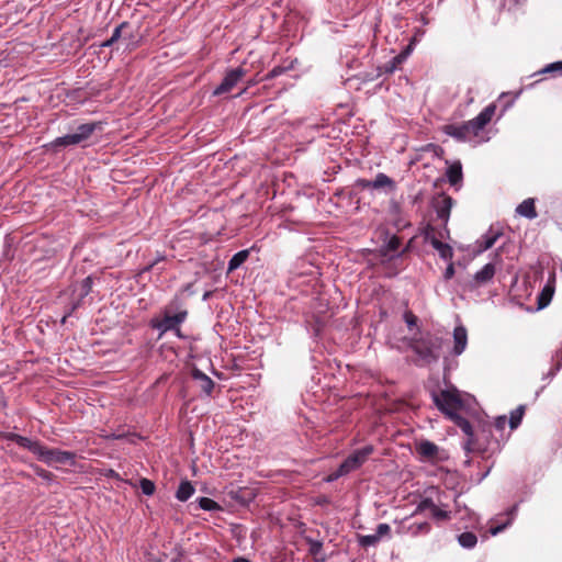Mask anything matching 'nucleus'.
<instances>
[{
  "mask_svg": "<svg viewBox=\"0 0 562 562\" xmlns=\"http://www.w3.org/2000/svg\"><path fill=\"white\" fill-rule=\"evenodd\" d=\"M443 339L430 333L415 340L412 348L425 364L437 362L440 358Z\"/></svg>",
  "mask_w": 562,
  "mask_h": 562,
  "instance_id": "nucleus-1",
  "label": "nucleus"
},
{
  "mask_svg": "<svg viewBox=\"0 0 562 562\" xmlns=\"http://www.w3.org/2000/svg\"><path fill=\"white\" fill-rule=\"evenodd\" d=\"M432 401L437 408L442 412L449 419L459 414L463 402L456 389L442 390L439 393H432Z\"/></svg>",
  "mask_w": 562,
  "mask_h": 562,
  "instance_id": "nucleus-2",
  "label": "nucleus"
},
{
  "mask_svg": "<svg viewBox=\"0 0 562 562\" xmlns=\"http://www.w3.org/2000/svg\"><path fill=\"white\" fill-rule=\"evenodd\" d=\"M187 316V310H179L173 315L170 314L169 310H166L161 318L151 321V327L158 329L160 335L175 330L177 336L181 337L180 325L186 321Z\"/></svg>",
  "mask_w": 562,
  "mask_h": 562,
  "instance_id": "nucleus-3",
  "label": "nucleus"
},
{
  "mask_svg": "<svg viewBox=\"0 0 562 562\" xmlns=\"http://www.w3.org/2000/svg\"><path fill=\"white\" fill-rule=\"evenodd\" d=\"M37 459L45 462L47 465L54 464H74L76 454L71 451H64L60 449L48 448L44 445L41 446L37 453Z\"/></svg>",
  "mask_w": 562,
  "mask_h": 562,
  "instance_id": "nucleus-4",
  "label": "nucleus"
},
{
  "mask_svg": "<svg viewBox=\"0 0 562 562\" xmlns=\"http://www.w3.org/2000/svg\"><path fill=\"white\" fill-rule=\"evenodd\" d=\"M372 451V446H366L356 450L340 464V474H348L360 468L368 460Z\"/></svg>",
  "mask_w": 562,
  "mask_h": 562,
  "instance_id": "nucleus-5",
  "label": "nucleus"
},
{
  "mask_svg": "<svg viewBox=\"0 0 562 562\" xmlns=\"http://www.w3.org/2000/svg\"><path fill=\"white\" fill-rule=\"evenodd\" d=\"M496 111L495 104H488L474 119L468 121L472 136H477L480 132L491 122Z\"/></svg>",
  "mask_w": 562,
  "mask_h": 562,
  "instance_id": "nucleus-6",
  "label": "nucleus"
},
{
  "mask_svg": "<svg viewBox=\"0 0 562 562\" xmlns=\"http://www.w3.org/2000/svg\"><path fill=\"white\" fill-rule=\"evenodd\" d=\"M246 70L243 67H237L234 69H231L226 72L223 81L218 87L215 88L214 94L220 95L226 92H229L237 82L245 76Z\"/></svg>",
  "mask_w": 562,
  "mask_h": 562,
  "instance_id": "nucleus-7",
  "label": "nucleus"
},
{
  "mask_svg": "<svg viewBox=\"0 0 562 562\" xmlns=\"http://www.w3.org/2000/svg\"><path fill=\"white\" fill-rule=\"evenodd\" d=\"M453 205L451 196L442 194L435 201V210L437 216L443 222V229H447V223L449 221L450 212Z\"/></svg>",
  "mask_w": 562,
  "mask_h": 562,
  "instance_id": "nucleus-8",
  "label": "nucleus"
},
{
  "mask_svg": "<svg viewBox=\"0 0 562 562\" xmlns=\"http://www.w3.org/2000/svg\"><path fill=\"white\" fill-rule=\"evenodd\" d=\"M442 132L457 139L458 142L468 140L472 134L470 132L469 125L467 122L462 124H447L442 126Z\"/></svg>",
  "mask_w": 562,
  "mask_h": 562,
  "instance_id": "nucleus-9",
  "label": "nucleus"
},
{
  "mask_svg": "<svg viewBox=\"0 0 562 562\" xmlns=\"http://www.w3.org/2000/svg\"><path fill=\"white\" fill-rule=\"evenodd\" d=\"M496 272L495 265L492 262L486 263L481 270H479L471 281V288H480L492 281Z\"/></svg>",
  "mask_w": 562,
  "mask_h": 562,
  "instance_id": "nucleus-10",
  "label": "nucleus"
},
{
  "mask_svg": "<svg viewBox=\"0 0 562 562\" xmlns=\"http://www.w3.org/2000/svg\"><path fill=\"white\" fill-rule=\"evenodd\" d=\"M453 353L460 356L467 348L468 345V331L464 326L459 325L453 329Z\"/></svg>",
  "mask_w": 562,
  "mask_h": 562,
  "instance_id": "nucleus-11",
  "label": "nucleus"
},
{
  "mask_svg": "<svg viewBox=\"0 0 562 562\" xmlns=\"http://www.w3.org/2000/svg\"><path fill=\"white\" fill-rule=\"evenodd\" d=\"M7 438L16 442L20 447H23V448L30 450L35 456H37L40 448L42 446V443L40 441H34L27 437H23L21 435L13 434V432L9 434L7 436Z\"/></svg>",
  "mask_w": 562,
  "mask_h": 562,
  "instance_id": "nucleus-12",
  "label": "nucleus"
},
{
  "mask_svg": "<svg viewBox=\"0 0 562 562\" xmlns=\"http://www.w3.org/2000/svg\"><path fill=\"white\" fill-rule=\"evenodd\" d=\"M502 236L499 231H495L491 228L486 234H484L481 239L476 241L479 252H483L490 248H492L497 239Z\"/></svg>",
  "mask_w": 562,
  "mask_h": 562,
  "instance_id": "nucleus-13",
  "label": "nucleus"
},
{
  "mask_svg": "<svg viewBox=\"0 0 562 562\" xmlns=\"http://www.w3.org/2000/svg\"><path fill=\"white\" fill-rule=\"evenodd\" d=\"M192 378L199 383L200 389L206 394L211 395L214 389L213 380L199 369H193Z\"/></svg>",
  "mask_w": 562,
  "mask_h": 562,
  "instance_id": "nucleus-14",
  "label": "nucleus"
},
{
  "mask_svg": "<svg viewBox=\"0 0 562 562\" xmlns=\"http://www.w3.org/2000/svg\"><path fill=\"white\" fill-rule=\"evenodd\" d=\"M406 519L402 522L401 532L409 533L412 536L425 535L430 531V525L427 521L405 524Z\"/></svg>",
  "mask_w": 562,
  "mask_h": 562,
  "instance_id": "nucleus-15",
  "label": "nucleus"
},
{
  "mask_svg": "<svg viewBox=\"0 0 562 562\" xmlns=\"http://www.w3.org/2000/svg\"><path fill=\"white\" fill-rule=\"evenodd\" d=\"M551 280L544 285L541 293L538 296V308H544L549 305L554 293V274L551 276Z\"/></svg>",
  "mask_w": 562,
  "mask_h": 562,
  "instance_id": "nucleus-16",
  "label": "nucleus"
},
{
  "mask_svg": "<svg viewBox=\"0 0 562 562\" xmlns=\"http://www.w3.org/2000/svg\"><path fill=\"white\" fill-rule=\"evenodd\" d=\"M417 452L427 459H432L438 454V447L429 440H422L416 445Z\"/></svg>",
  "mask_w": 562,
  "mask_h": 562,
  "instance_id": "nucleus-17",
  "label": "nucleus"
},
{
  "mask_svg": "<svg viewBox=\"0 0 562 562\" xmlns=\"http://www.w3.org/2000/svg\"><path fill=\"white\" fill-rule=\"evenodd\" d=\"M516 212L529 220H533L537 217V212L535 207V200L533 199H526L524 200L516 209Z\"/></svg>",
  "mask_w": 562,
  "mask_h": 562,
  "instance_id": "nucleus-18",
  "label": "nucleus"
},
{
  "mask_svg": "<svg viewBox=\"0 0 562 562\" xmlns=\"http://www.w3.org/2000/svg\"><path fill=\"white\" fill-rule=\"evenodd\" d=\"M431 246L439 252L440 257L445 260H451L453 257V250L451 246L440 241L437 238H431Z\"/></svg>",
  "mask_w": 562,
  "mask_h": 562,
  "instance_id": "nucleus-19",
  "label": "nucleus"
},
{
  "mask_svg": "<svg viewBox=\"0 0 562 562\" xmlns=\"http://www.w3.org/2000/svg\"><path fill=\"white\" fill-rule=\"evenodd\" d=\"M194 492L195 490L191 482L182 481L176 492V497L180 502H186L194 494Z\"/></svg>",
  "mask_w": 562,
  "mask_h": 562,
  "instance_id": "nucleus-20",
  "label": "nucleus"
},
{
  "mask_svg": "<svg viewBox=\"0 0 562 562\" xmlns=\"http://www.w3.org/2000/svg\"><path fill=\"white\" fill-rule=\"evenodd\" d=\"M390 190L395 189L394 181L385 173L380 172L375 176L374 180H372V189H385Z\"/></svg>",
  "mask_w": 562,
  "mask_h": 562,
  "instance_id": "nucleus-21",
  "label": "nucleus"
},
{
  "mask_svg": "<svg viewBox=\"0 0 562 562\" xmlns=\"http://www.w3.org/2000/svg\"><path fill=\"white\" fill-rule=\"evenodd\" d=\"M97 128V123H86L81 124L77 127V131L74 133L76 138H78V142L81 143L86 139H88L92 133Z\"/></svg>",
  "mask_w": 562,
  "mask_h": 562,
  "instance_id": "nucleus-22",
  "label": "nucleus"
},
{
  "mask_svg": "<svg viewBox=\"0 0 562 562\" xmlns=\"http://www.w3.org/2000/svg\"><path fill=\"white\" fill-rule=\"evenodd\" d=\"M446 175H447V178H448V181L450 182V184L456 186L457 183H459L462 179L461 164L458 161V162L450 165L447 169Z\"/></svg>",
  "mask_w": 562,
  "mask_h": 562,
  "instance_id": "nucleus-23",
  "label": "nucleus"
},
{
  "mask_svg": "<svg viewBox=\"0 0 562 562\" xmlns=\"http://www.w3.org/2000/svg\"><path fill=\"white\" fill-rule=\"evenodd\" d=\"M249 250H240L236 252L228 261V272L238 269L248 258Z\"/></svg>",
  "mask_w": 562,
  "mask_h": 562,
  "instance_id": "nucleus-24",
  "label": "nucleus"
},
{
  "mask_svg": "<svg viewBox=\"0 0 562 562\" xmlns=\"http://www.w3.org/2000/svg\"><path fill=\"white\" fill-rule=\"evenodd\" d=\"M458 542L462 548L472 549L477 543V537L470 531L462 532L458 536Z\"/></svg>",
  "mask_w": 562,
  "mask_h": 562,
  "instance_id": "nucleus-25",
  "label": "nucleus"
},
{
  "mask_svg": "<svg viewBox=\"0 0 562 562\" xmlns=\"http://www.w3.org/2000/svg\"><path fill=\"white\" fill-rule=\"evenodd\" d=\"M467 436L470 438L473 436V430L470 422L462 417L461 415L457 414L453 417L450 418Z\"/></svg>",
  "mask_w": 562,
  "mask_h": 562,
  "instance_id": "nucleus-26",
  "label": "nucleus"
},
{
  "mask_svg": "<svg viewBox=\"0 0 562 562\" xmlns=\"http://www.w3.org/2000/svg\"><path fill=\"white\" fill-rule=\"evenodd\" d=\"M80 144L78 138H76L75 134H67L61 137H57L52 142V146L54 147H66L71 145Z\"/></svg>",
  "mask_w": 562,
  "mask_h": 562,
  "instance_id": "nucleus-27",
  "label": "nucleus"
},
{
  "mask_svg": "<svg viewBox=\"0 0 562 562\" xmlns=\"http://www.w3.org/2000/svg\"><path fill=\"white\" fill-rule=\"evenodd\" d=\"M525 408V405H519L516 409L510 412L509 426L512 429H516L520 425Z\"/></svg>",
  "mask_w": 562,
  "mask_h": 562,
  "instance_id": "nucleus-28",
  "label": "nucleus"
},
{
  "mask_svg": "<svg viewBox=\"0 0 562 562\" xmlns=\"http://www.w3.org/2000/svg\"><path fill=\"white\" fill-rule=\"evenodd\" d=\"M198 503L200 508L206 512H215L221 509V506L215 501L209 497H200L198 499Z\"/></svg>",
  "mask_w": 562,
  "mask_h": 562,
  "instance_id": "nucleus-29",
  "label": "nucleus"
},
{
  "mask_svg": "<svg viewBox=\"0 0 562 562\" xmlns=\"http://www.w3.org/2000/svg\"><path fill=\"white\" fill-rule=\"evenodd\" d=\"M382 539L376 536V533L371 535H363L359 537V544L362 547H374L376 546Z\"/></svg>",
  "mask_w": 562,
  "mask_h": 562,
  "instance_id": "nucleus-30",
  "label": "nucleus"
},
{
  "mask_svg": "<svg viewBox=\"0 0 562 562\" xmlns=\"http://www.w3.org/2000/svg\"><path fill=\"white\" fill-rule=\"evenodd\" d=\"M516 510H517V507H516V506H514V507L509 510V513H508V515L510 516V518H509L505 524H502V525H497V526H495V527H492V528L490 529L491 535H492V536H496V535H498L499 532H502L503 530H505V528H506L508 525H510V524H512V521H513V518H514V515H515Z\"/></svg>",
  "mask_w": 562,
  "mask_h": 562,
  "instance_id": "nucleus-31",
  "label": "nucleus"
},
{
  "mask_svg": "<svg viewBox=\"0 0 562 562\" xmlns=\"http://www.w3.org/2000/svg\"><path fill=\"white\" fill-rule=\"evenodd\" d=\"M139 487L143 492V494L150 496L155 493V484L153 481L148 479H142L139 481Z\"/></svg>",
  "mask_w": 562,
  "mask_h": 562,
  "instance_id": "nucleus-32",
  "label": "nucleus"
},
{
  "mask_svg": "<svg viewBox=\"0 0 562 562\" xmlns=\"http://www.w3.org/2000/svg\"><path fill=\"white\" fill-rule=\"evenodd\" d=\"M437 505L432 502L430 498H424L416 507L414 515L422 513L426 509H429L430 513L432 512V508H435Z\"/></svg>",
  "mask_w": 562,
  "mask_h": 562,
  "instance_id": "nucleus-33",
  "label": "nucleus"
},
{
  "mask_svg": "<svg viewBox=\"0 0 562 562\" xmlns=\"http://www.w3.org/2000/svg\"><path fill=\"white\" fill-rule=\"evenodd\" d=\"M92 278L91 277H87L82 280V282L80 283V297H85L87 296L91 290H92Z\"/></svg>",
  "mask_w": 562,
  "mask_h": 562,
  "instance_id": "nucleus-34",
  "label": "nucleus"
},
{
  "mask_svg": "<svg viewBox=\"0 0 562 562\" xmlns=\"http://www.w3.org/2000/svg\"><path fill=\"white\" fill-rule=\"evenodd\" d=\"M431 516L437 520H447L450 518V512L436 506L432 508Z\"/></svg>",
  "mask_w": 562,
  "mask_h": 562,
  "instance_id": "nucleus-35",
  "label": "nucleus"
},
{
  "mask_svg": "<svg viewBox=\"0 0 562 562\" xmlns=\"http://www.w3.org/2000/svg\"><path fill=\"white\" fill-rule=\"evenodd\" d=\"M375 533L378 537L383 539L384 537H390L391 533V527L387 524H379L375 530Z\"/></svg>",
  "mask_w": 562,
  "mask_h": 562,
  "instance_id": "nucleus-36",
  "label": "nucleus"
},
{
  "mask_svg": "<svg viewBox=\"0 0 562 562\" xmlns=\"http://www.w3.org/2000/svg\"><path fill=\"white\" fill-rule=\"evenodd\" d=\"M397 64H395L394 60H389L386 64H384L382 67L379 68L380 74H393L397 69Z\"/></svg>",
  "mask_w": 562,
  "mask_h": 562,
  "instance_id": "nucleus-37",
  "label": "nucleus"
},
{
  "mask_svg": "<svg viewBox=\"0 0 562 562\" xmlns=\"http://www.w3.org/2000/svg\"><path fill=\"white\" fill-rule=\"evenodd\" d=\"M285 71V68L284 67H281V66H276L273 67L266 76V79L269 80V79H273L280 75H282L283 72Z\"/></svg>",
  "mask_w": 562,
  "mask_h": 562,
  "instance_id": "nucleus-38",
  "label": "nucleus"
},
{
  "mask_svg": "<svg viewBox=\"0 0 562 562\" xmlns=\"http://www.w3.org/2000/svg\"><path fill=\"white\" fill-rule=\"evenodd\" d=\"M400 239L396 236H392L386 244L387 251H396L400 247Z\"/></svg>",
  "mask_w": 562,
  "mask_h": 562,
  "instance_id": "nucleus-39",
  "label": "nucleus"
},
{
  "mask_svg": "<svg viewBox=\"0 0 562 562\" xmlns=\"http://www.w3.org/2000/svg\"><path fill=\"white\" fill-rule=\"evenodd\" d=\"M128 26V23L127 22H122L119 26H116L111 35V38L112 41L114 42H117L119 38L121 37V32L124 27H127Z\"/></svg>",
  "mask_w": 562,
  "mask_h": 562,
  "instance_id": "nucleus-40",
  "label": "nucleus"
},
{
  "mask_svg": "<svg viewBox=\"0 0 562 562\" xmlns=\"http://www.w3.org/2000/svg\"><path fill=\"white\" fill-rule=\"evenodd\" d=\"M546 72L561 71L562 72V60L548 65L544 70Z\"/></svg>",
  "mask_w": 562,
  "mask_h": 562,
  "instance_id": "nucleus-41",
  "label": "nucleus"
},
{
  "mask_svg": "<svg viewBox=\"0 0 562 562\" xmlns=\"http://www.w3.org/2000/svg\"><path fill=\"white\" fill-rule=\"evenodd\" d=\"M36 474L42 477L43 480H46V481H52L53 480V473L49 472V471H46L44 469H37L36 470Z\"/></svg>",
  "mask_w": 562,
  "mask_h": 562,
  "instance_id": "nucleus-42",
  "label": "nucleus"
},
{
  "mask_svg": "<svg viewBox=\"0 0 562 562\" xmlns=\"http://www.w3.org/2000/svg\"><path fill=\"white\" fill-rule=\"evenodd\" d=\"M507 423V418L506 416H498L496 419H495V427L498 429V430H503L505 428V425Z\"/></svg>",
  "mask_w": 562,
  "mask_h": 562,
  "instance_id": "nucleus-43",
  "label": "nucleus"
},
{
  "mask_svg": "<svg viewBox=\"0 0 562 562\" xmlns=\"http://www.w3.org/2000/svg\"><path fill=\"white\" fill-rule=\"evenodd\" d=\"M357 186L361 189H372V180L359 179Z\"/></svg>",
  "mask_w": 562,
  "mask_h": 562,
  "instance_id": "nucleus-44",
  "label": "nucleus"
},
{
  "mask_svg": "<svg viewBox=\"0 0 562 562\" xmlns=\"http://www.w3.org/2000/svg\"><path fill=\"white\" fill-rule=\"evenodd\" d=\"M453 274H454V267H453V263L450 262L445 270L443 277L446 280H449L453 277Z\"/></svg>",
  "mask_w": 562,
  "mask_h": 562,
  "instance_id": "nucleus-45",
  "label": "nucleus"
},
{
  "mask_svg": "<svg viewBox=\"0 0 562 562\" xmlns=\"http://www.w3.org/2000/svg\"><path fill=\"white\" fill-rule=\"evenodd\" d=\"M344 475H345V474H340V467H339V468H338L334 473H331V474L328 476L327 481H328V482H331V481H335V480H337V479H339L340 476H344Z\"/></svg>",
  "mask_w": 562,
  "mask_h": 562,
  "instance_id": "nucleus-46",
  "label": "nucleus"
},
{
  "mask_svg": "<svg viewBox=\"0 0 562 562\" xmlns=\"http://www.w3.org/2000/svg\"><path fill=\"white\" fill-rule=\"evenodd\" d=\"M407 54H408V52L402 53V54L393 57L392 60H394L395 64H397V66H398L406 58Z\"/></svg>",
  "mask_w": 562,
  "mask_h": 562,
  "instance_id": "nucleus-47",
  "label": "nucleus"
},
{
  "mask_svg": "<svg viewBox=\"0 0 562 562\" xmlns=\"http://www.w3.org/2000/svg\"><path fill=\"white\" fill-rule=\"evenodd\" d=\"M114 43H115V42H114V41H112V38L110 37L109 40H106L105 42H103V43L101 44V46H102V47H110V46H112Z\"/></svg>",
  "mask_w": 562,
  "mask_h": 562,
  "instance_id": "nucleus-48",
  "label": "nucleus"
},
{
  "mask_svg": "<svg viewBox=\"0 0 562 562\" xmlns=\"http://www.w3.org/2000/svg\"><path fill=\"white\" fill-rule=\"evenodd\" d=\"M322 544L319 542H316L313 547H312V552L313 553H316L319 549H321Z\"/></svg>",
  "mask_w": 562,
  "mask_h": 562,
  "instance_id": "nucleus-49",
  "label": "nucleus"
},
{
  "mask_svg": "<svg viewBox=\"0 0 562 562\" xmlns=\"http://www.w3.org/2000/svg\"><path fill=\"white\" fill-rule=\"evenodd\" d=\"M406 322H407L408 326H412V325H414V324H415L416 318H415L414 316H411V317H407V318H406Z\"/></svg>",
  "mask_w": 562,
  "mask_h": 562,
  "instance_id": "nucleus-50",
  "label": "nucleus"
},
{
  "mask_svg": "<svg viewBox=\"0 0 562 562\" xmlns=\"http://www.w3.org/2000/svg\"><path fill=\"white\" fill-rule=\"evenodd\" d=\"M233 562H250L248 559L239 557L233 560Z\"/></svg>",
  "mask_w": 562,
  "mask_h": 562,
  "instance_id": "nucleus-51",
  "label": "nucleus"
},
{
  "mask_svg": "<svg viewBox=\"0 0 562 562\" xmlns=\"http://www.w3.org/2000/svg\"><path fill=\"white\" fill-rule=\"evenodd\" d=\"M161 259H164V257L158 258L156 261H154L151 265H149L145 270L146 271L150 270L158 262V260H161Z\"/></svg>",
  "mask_w": 562,
  "mask_h": 562,
  "instance_id": "nucleus-52",
  "label": "nucleus"
},
{
  "mask_svg": "<svg viewBox=\"0 0 562 562\" xmlns=\"http://www.w3.org/2000/svg\"><path fill=\"white\" fill-rule=\"evenodd\" d=\"M79 305H80V302H77L76 304H74L71 312L75 311Z\"/></svg>",
  "mask_w": 562,
  "mask_h": 562,
  "instance_id": "nucleus-53",
  "label": "nucleus"
},
{
  "mask_svg": "<svg viewBox=\"0 0 562 562\" xmlns=\"http://www.w3.org/2000/svg\"><path fill=\"white\" fill-rule=\"evenodd\" d=\"M71 314V312H69L68 314H66L64 317H63V323H65L66 318Z\"/></svg>",
  "mask_w": 562,
  "mask_h": 562,
  "instance_id": "nucleus-54",
  "label": "nucleus"
}]
</instances>
